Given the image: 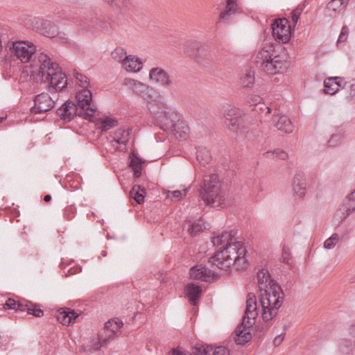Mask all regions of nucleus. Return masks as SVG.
<instances>
[{
  "label": "nucleus",
  "instance_id": "nucleus-1",
  "mask_svg": "<svg viewBox=\"0 0 355 355\" xmlns=\"http://www.w3.org/2000/svg\"><path fill=\"white\" fill-rule=\"evenodd\" d=\"M245 254L246 250L242 242L234 241L232 244L215 252L208 262L220 270H227L231 266H234L236 270H242L247 267Z\"/></svg>",
  "mask_w": 355,
  "mask_h": 355
},
{
  "label": "nucleus",
  "instance_id": "nucleus-2",
  "mask_svg": "<svg viewBox=\"0 0 355 355\" xmlns=\"http://www.w3.org/2000/svg\"><path fill=\"white\" fill-rule=\"evenodd\" d=\"M40 63L38 76L42 82H48L47 89L49 92H62L67 86L66 74L62 73L59 64L53 62L49 56L41 53L38 55Z\"/></svg>",
  "mask_w": 355,
  "mask_h": 355
},
{
  "label": "nucleus",
  "instance_id": "nucleus-3",
  "mask_svg": "<svg viewBox=\"0 0 355 355\" xmlns=\"http://www.w3.org/2000/svg\"><path fill=\"white\" fill-rule=\"evenodd\" d=\"M166 107V103L165 107L163 109H159L157 105L148 106L149 112L156 119L157 126L166 132L173 133L176 137L184 139L189 130L188 125L180 119L177 112L163 110Z\"/></svg>",
  "mask_w": 355,
  "mask_h": 355
},
{
  "label": "nucleus",
  "instance_id": "nucleus-4",
  "mask_svg": "<svg viewBox=\"0 0 355 355\" xmlns=\"http://www.w3.org/2000/svg\"><path fill=\"white\" fill-rule=\"evenodd\" d=\"M255 64L261 71L270 75L283 73L288 67L287 61L275 54L272 46H265L257 53Z\"/></svg>",
  "mask_w": 355,
  "mask_h": 355
},
{
  "label": "nucleus",
  "instance_id": "nucleus-5",
  "mask_svg": "<svg viewBox=\"0 0 355 355\" xmlns=\"http://www.w3.org/2000/svg\"><path fill=\"white\" fill-rule=\"evenodd\" d=\"M284 296V292L279 284L273 285V287L269 286L268 289L260 293L259 302L261 306L262 318L265 322L276 316L282 305Z\"/></svg>",
  "mask_w": 355,
  "mask_h": 355
},
{
  "label": "nucleus",
  "instance_id": "nucleus-6",
  "mask_svg": "<svg viewBox=\"0 0 355 355\" xmlns=\"http://www.w3.org/2000/svg\"><path fill=\"white\" fill-rule=\"evenodd\" d=\"M221 184L218 175H205L198 190L199 196L206 205L220 207L225 205V198L220 189Z\"/></svg>",
  "mask_w": 355,
  "mask_h": 355
},
{
  "label": "nucleus",
  "instance_id": "nucleus-7",
  "mask_svg": "<svg viewBox=\"0 0 355 355\" xmlns=\"http://www.w3.org/2000/svg\"><path fill=\"white\" fill-rule=\"evenodd\" d=\"M123 85L146 101L148 106L157 105L159 109L165 107L163 96L154 88L128 78L124 79Z\"/></svg>",
  "mask_w": 355,
  "mask_h": 355
},
{
  "label": "nucleus",
  "instance_id": "nucleus-8",
  "mask_svg": "<svg viewBox=\"0 0 355 355\" xmlns=\"http://www.w3.org/2000/svg\"><path fill=\"white\" fill-rule=\"evenodd\" d=\"M25 26L28 28H32L37 33L48 37H53L58 34V26L49 20H44L39 17H33L26 19Z\"/></svg>",
  "mask_w": 355,
  "mask_h": 355
},
{
  "label": "nucleus",
  "instance_id": "nucleus-9",
  "mask_svg": "<svg viewBox=\"0 0 355 355\" xmlns=\"http://www.w3.org/2000/svg\"><path fill=\"white\" fill-rule=\"evenodd\" d=\"M78 107H80V116L87 119L92 116L96 107L92 103V94L88 89H83L76 96Z\"/></svg>",
  "mask_w": 355,
  "mask_h": 355
},
{
  "label": "nucleus",
  "instance_id": "nucleus-10",
  "mask_svg": "<svg viewBox=\"0 0 355 355\" xmlns=\"http://www.w3.org/2000/svg\"><path fill=\"white\" fill-rule=\"evenodd\" d=\"M286 18L275 19L271 25L272 36L279 43H286L291 38V25Z\"/></svg>",
  "mask_w": 355,
  "mask_h": 355
},
{
  "label": "nucleus",
  "instance_id": "nucleus-11",
  "mask_svg": "<svg viewBox=\"0 0 355 355\" xmlns=\"http://www.w3.org/2000/svg\"><path fill=\"white\" fill-rule=\"evenodd\" d=\"M10 50L12 55L21 62L26 63L31 60V57L36 52V46L33 43L16 42L12 43Z\"/></svg>",
  "mask_w": 355,
  "mask_h": 355
},
{
  "label": "nucleus",
  "instance_id": "nucleus-12",
  "mask_svg": "<svg viewBox=\"0 0 355 355\" xmlns=\"http://www.w3.org/2000/svg\"><path fill=\"white\" fill-rule=\"evenodd\" d=\"M243 113L241 110L236 108L231 107L225 110V123L227 128L236 132L237 130L244 127Z\"/></svg>",
  "mask_w": 355,
  "mask_h": 355
},
{
  "label": "nucleus",
  "instance_id": "nucleus-13",
  "mask_svg": "<svg viewBox=\"0 0 355 355\" xmlns=\"http://www.w3.org/2000/svg\"><path fill=\"white\" fill-rule=\"evenodd\" d=\"M258 315L256 295L249 293L246 300V307L242 321L247 327H252Z\"/></svg>",
  "mask_w": 355,
  "mask_h": 355
},
{
  "label": "nucleus",
  "instance_id": "nucleus-14",
  "mask_svg": "<svg viewBox=\"0 0 355 355\" xmlns=\"http://www.w3.org/2000/svg\"><path fill=\"white\" fill-rule=\"evenodd\" d=\"M123 325V322L119 319H117L116 320H110L105 322L104 328L105 330L110 331V334L108 335H105V337L99 335V342L94 345L95 349L98 350L101 347L106 345L111 340L113 339L114 335L116 331L122 328Z\"/></svg>",
  "mask_w": 355,
  "mask_h": 355
},
{
  "label": "nucleus",
  "instance_id": "nucleus-15",
  "mask_svg": "<svg viewBox=\"0 0 355 355\" xmlns=\"http://www.w3.org/2000/svg\"><path fill=\"white\" fill-rule=\"evenodd\" d=\"M55 105V101L47 93H42L35 96L34 105L31 107L33 114H40L49 111Z\"/></svg>",
  "mask_w": 355,
  "mask_h": 355
},
{
  "label": "nucleus",
  "instance_id": "nucleus-16",
  "mask_svg": "<svg viewBox=\"0 0 355 355\" xmlns=\"http://www.w3.org/2000/svg\"><path fill=\"white\" fill-rule=\"evenodd\" d=\"M80 107L76 103L70 100L66 101L62 105L56 110V114L60 119L69 122L73 119L76 116H80Z\"/></svg>",
  "mask_w": 355,
  "mask_h": 355
},
{
  "label": "nucleus",
  "instance_id": "nucleus-17",
  "mask_svg": "<svg viewBox=\"0 0 355 355\" xmlns=\"http://www.w3.org/2000/svg\"><path fill=\"white\" fill-rule=\"evenodd\" d=\"M150 79L161 86L170 88L173 84L171 77L162 68L154 67L149 71Z\"/></svg>",
  "mask_w": 355,
  "mask_h": 355
},
{
  "label": "nucleus",
  "instance_id": "nucleus-18",
  "mask_svg": "<svg viewBox=\"0 0 355 355\" xmlns=\"http://www.w3.org/2000/svg\"><path fill=\"white\" fill-rule=\"evenodd\" d=\"M189 275L191 279L203 282H210L216 277L215 272L202 265H196L191 268Z\"/></svg>",
  "mask_w": 355,
  "mask_h": 355
},
{
  "label": "nucleus",
  "instance_id": "nucleus-19",
  "mask_svg": "<svg viewBox=\"0 0 355 355\" xmlns=\"http://www.w3.org/2000/svg\"><path fill=\"white\" fill-rule=\"evenodd\" d=\"M74 309L64 307L58 310L56 313L57 320L63 325L69 326L76 322V319L79 317Z\"/></svg>",
  "mask_w": 355,
  "mask_h": 355
},
{
  "label": "nucleus",
  "instance_id": "nucleus-20",
  "mask_svg": "<svg viewBox=\"0 0 355 355\" xmlns=\"http://www.w3.org/2000/svg\"><path fill=\"white\" fill-rule=\"evenodd\" d=\"M79 24L88 31H93L96 28L104 29L105 28V25L101 18V16L96 13L90 14L89 15L83 17Z\"/></svg>",
  "mask_w": 355,
  "mask_h": 355
},
{
  "label": "nucleus",
  "instance_id": "nucleus-21",
  "mask_svg": "<svg viewBox=\"0 0 355 355\" xmlns=\"http://www.w3.org/2000/svg\"><path fill=\"white\" fill-rule=\"evenodd\" d=\"M272 121L278 130L285 133H291L293 131L294 126L287 116L275 112L273 114Z\"/></svg>",
  "mask_w": 355,
  "mask_h": 355
},
{
  "label": "nucleus",
  "instance_id": "nucleus-22",
  "mask_svg": "<svg viewBox=\"0 0 355 355\" xmlns=\"http://www.w3.org/2000/svg\"><path fill=\"white\" fill-rule=\"evenodd\" d=\"M257 284L260 293L269 288V286L278 285V284L272 279L271 275L267 269L261 268L257 272Z\"/></svg>",
  "mask_w": 355,
  "mask_h": 355
},
{
  "label": "nucleus",
  "instance_id": "nucleus-23",
  "mask_svg": "<svg viewBox=\"0 0 355 355\" xmlns=\"http://www.w3.org/2000/svg\"><path fill=\"white\" fill-rule=\"evenodd\" d=\"M252 327H247L243 321L236 328L234 333V341L237 345H243L252 338V334L250 329Z\"/></svg>",
  "mask_w": 355,
  "mask_h": 355
},
{
  "label": "nucleus",
  "instance_id": "nucleus-24",
  "mask_svg": "<svg viewBox=\"0 0 355 355\" xmlns=\"http://www.w3.org/2000/svg\"><path fill=\"white\" fill-rule=\"evenodd\" d=\"M354 211H355V200L346 197L336 213V217L340 219L339 223L345 220Z\"/></svg>",
  "mask_w": 355,
  "mask_h": 355
},
{
  "label": "nucleus",
  "instance_id": "nucleus-25",
  "mask_svg": "<svg viewBox=\"0 0 355 355\" xmlns=\"http://www.w3.org/2000/svg\"><path fill=\"white\" fill-rule=\"evenodd\" d=\"M200 49L202 51H199L194 58L198 63L206 65L208 64L211 61L218 62L219 60V58L215 55L214 53H211L209 51V48L208 46L201 44Z\"/></svg>",
  "mask_w": 355,
  "mask_h": 355
},
{
  "label": "nucleus",
  "instance_id": "nucleus-26",
  "mask_svg": "<svg viewBox=\"0 0 355 355\" xmlns=\"http://www.w3.org/2000/svg\"><path fill=\"white\" fill-rule=\"evenodd\" d=\"M306 186L304 173L302 171L296 172L293 181V189L295 193L300 198L304 197Z\"/></svg>",
  "mask_w": 355,
  "mask_h": 355
},
{
  "label": "nucleus",
  "instance_id": "nucleus-27",
  "mask_svg": "<svg viewBox=\"0 0 355 355\" xmlns=\"http://www.w3.org/2000/svg\"><path fill=\"white\" fill-rule=\"evenodd\" d=\"M237 234V230H232L230 232H223L221 234L218 235L217 236H214L212 238V243L214 245H223L221 249L223 250L224 247L227 246L229 244H232L233 240L236 241L235 239V236Z\"/></svg>",
  "mask_w": 355,
  "mask_h": 355
},
{
  "label": "nucleus",
  "instance_id": "nucleus-28",
  "mask_svg": "<svg viewBox=\"0 0 355 355\" xmlns=\"http://www.w3.org/2000/svg\"><path fill=\"white\" fill-rule=\"evenodd\" d=\"M185 292L189 302L193 306L197 305L202 293L201 286L192 282L189 283L185 286Z\"/></svg>",
  "mask_w": 355,
  "mask_h": 355
},
{
  "label": "nucleus",
  "instance_id": "nucleus-29",
  "mask_svg": "<svg viewBox=\"0 0 355 355\" xmlns=\"http://www.w3.org/2000/svg\"><path fill=\"white\" fill-rule=\"evenodd\" d=\"M343 79L340 77H329L326 78L324 81V92L328 94H336L341 87Z\"/></svg>",
  "mask_w": 355,
  "mask_h": 355
},
{
  "label": "nucleus",
  "instance_id": "nucleus-30",
  "mask_svg": "<svg viewBox=\"0 0 355 355\" xmlns=\"http://www.w3.org/2000/svg\"><path fill=\"white\" fill-rule=\"evenodd\" d=\"M122 65L128 71L137 72L141 69L143 64L139 58L130 55L125 56Z\"/></svg>",
  "mask_w": 355,
  "mask_h": 355
},
{
  "label": "nucleus",
  "instance_id": "nucleus-31",
  "mask_svg": "<svg viewBox=\"0 0 355 355\" xmlns=\"http://www.w3.org/2000/svg\"><path fill=\"white\" fill-rule=\"evenodd\" d=\"M129 195L137 204L141 205L144 202L146 189L140 185L135 184L132 187Z\"/></svg>",
  "mask_w": 355,
  "mask_h": 355
},
{
  "label": "nucleus",
  "instance_id": "nucleus-32",
  "mask_svg": "<svg viewBox=\"0 0 355 355\" xmlns=\"http://www.w3.org/2000/svg\"><path fill=\"white\" fill-rule=\"evenodd\" d=\"M349 0H331L327 5V12H333L334 15L341 12L347 7Z\"/></svg>",
  "mask_w": 355,
  "mask_h": 355
},
{
  "label": "nucleus",
  "instance_id": "nucleus-33",
  "mask_svg": "<svg viewBox=\"0 0 355 355\" xmlns=\"http://www.w3.org/2000/svg\"><path fill=\"white\" fill-rule=\"evenodd\" d=\"M130 159L129 166L134 172V176L135 178H139L141 175L144 161L135 153H130Z\"/></svg>",
  "mask_w": 355,
  "mask_h": 355
},
{
  "label": "nucleus",
  "instance_id": "nucleus-34",
  "mask_svg": "<svg viewBox=\"0 0 355 355\" xmlns=\"http://www.w3.org/2000/svg\"><path fill=\"white\" fill-rule=\"evenodd\" d=\"M201 43L196 40H190L185 42L184 45V51L186 54L190 57L195 58L196 54L200 49Z\"/></svg>",
  "mask_w": 355,
  "mask_h": 355
},
{
  "label": "nucleus",
  "instance_id": "nucleus-35",
  "mask_svg": "<svg viewBox=\"0 0 355 355\" xmlns=\"http://www.w3.org/2000/svg\"><path fill=\"white\" fill-rule=\"evenodd\" d=\"M196 159L201 165L205 166L211 159V153L206 148L198 147L196 151Z\"/></svg>",
  "mask_w": 355,
  "mask_h": 355
},
{
  "label": "nucleus",
  "instance_id": "nucleus-36",
  "mask_svg": "<svg viewBox=\"0 0 355 355\" xmlns=\"http://www.w3.org/2000/svg\"><path fill=\"white\" fill-rule=\"evenodd\" d=\"M129 135V130L118 129L114 133V140L119 144L126 145Z\"/></svg>",
  "mask_w": 355,
  "mask_h": 355
},
{
  "label": "nucleus",
  "instance_id": "nucleus-37",
  "mask_svg": "<svg viewBox=\"0 0 355 355\" xmlns=\"http://www.w3.org/2000/svg\"><path fill=\"white\" fill-rule=\"evenodd\" d=\"M241 85L243 87L250 88L254 83V72L249 70L241 78Z\"/></svg>",
  "mask_w": 355,
  "mask_h": 355
},
{
  "label": "nucleus",
  "instance_id": "nucleus-38",
  "mask_svg": "<svg viewBox=\"0 0 355 355\" xmlns=\"http://www.w3.org/2000/svg\"><path fill=\"white\" fill-rule=\"evenodd\" d=\"M237 8V4L234 0H227L226 10L222 12L220 15V19L227 20L232 11H235Z\"/></svg>",
  "mask_w": 355,
  "mask_h": 355
},
{
  "label": "nucleus",
  "instance_id": "nucleus-39",
  "mask_svg": "<svg viewBox=\"0 0 355 355\" xmlns=\"http://www.w3.org/2000/svg\"><path fill=\"white\" fill-rule=\"evenodd\" d=\"M204 228L205 225L202 221H194L190 225L189 227L188 228V232L192 236H196V235L202 232Z\"/></svg>",
  "mask_w": 355,
  "mask_h": 355
},
{
  "label": "nucleus",
  "instance_id": "nucleus-40",
  "mask_svg": "<svg viewBox=\"0 0 355 355\" xmlns=\"http://www.w3.org/2000/svg\"><path fill=\"white\" fill-rule=\"evenodd\" d=\"M118 124L117 120L110 117H105L101 121V129L103 132H106L110 129L116 126Z\"/></svg>",
  "mask_w": 355,
  "mask_h": 355
},
{
  "label": "nucleus",
  "instance_id": "nucleus-41",
  "mask_svg": "<svg viewBox=\"0 0 355 355\" xmlns=\"http://www.w3.org/2000/svg\"><path fill=\"white\" fill-rule=\"evenodd\" d=\"M28 306L27 313L37 318H41L44 315V311L40 309L39 304L31 302Z\"/></svg>",
  "mask_w": 355,
  "mask_h": 355
},
{
  "label": "nucleus",
  "instance_id": "nucleus-42",
  "mask_svg": "<svg viewBox=\"0 0 355 355\" xmlns=\"http://www.w3.org/2000/svg\"><path fill=\"white\" fill-rule=\"evenodd\" d=\"M213 347L209 345H201L196 346L193 352V355H211Z\"/></svg>",
  "mask_w": 355,
  "mask_h": 355
},
{
  "label": "nucleus",
  "instance_id": "nucleus-43",
  "mask_svg": "<svg viewBox=\"0 0 355 355\" xmlns=\"http://www.w3.org/2000/svg\"><path fill=\"white\" fill-rule=\"evenodd\" d=\"M74 77L80 87H83V89H87L89 85V80L87 76L74 71Z\"/></svg>",
  "mask_w": 355,
  "mask_h": 355
},
{
  "label": "nucleus",
  "instance_id": "nucleus-44",
  "mask_svg": "<svg viewBox=\"0 0 355 355\" xmlns=\"http://www.w3.org/2000/svg\"><path fill=\"white\" fill-rule=\"evenodd\" d=\"M304 9V6L302 4L298 5L291 12V20L293 28L296 26L300 16Z\"/></svg>",
  "mask_w": 355,
  "mask_h": 355
},
{
  "label": "nucleus",
  "instance_id": "nucleus-45",
  "mask_svg": "<svg viewBox=\"0 0 355 355\" xmlns=\"http://www.w3.org/2000/svg\"><path fill=\"white\" fill-rule=\"evenodd\" d=\"M339 240V235L337 233L333 234L324 243V248L326 249H332L334 248Z\"/></svg>",
  "mask_w": 355,
  "mask_h": 355
},
{
  "label": "nucleus",
  "instance_id": "nucleus-46",
  "mask_svg": "<svg viewBox=\"0 0 355 355\" xmlns=\"http://www.w3.org/2000/svg\"><path fill=\"white\" fill-rule=\"evenodd\" d=\"M125 51L121 47L116 48L111 53L112 58L123 64V59L125 56Z\"/></svg>",
  "mask_w": 355,
  "mask_h": 355
},
{
  "label": "nucleus",
  "instance_id": "nucleus-47",
  "mask_svg": "<svg viewBox=\"0 0 355 355\" xmlns=\"http://www.w3.org/2000/svg\"><path fill=\"white\" fill-rule=\"evenodd\" d=\"M281 259L283 263L287 265H291L292 263V257L290 249L285 245L282 248Z\"/></svg>",
  "mask_w": 355,
  "mask_h": 355
},
{
  "label": "nucleus",
  "instance_id": "nucleus-48",
  "mask_svg": "<svg viewBox=\"0 0 355 355\" xmlns=\"http://www.w3.org/2000/svg\"><path fill=\"white\" fill-rule=\"evenodd\" d=\"M76 213V208L74 205H69L64 208V217L70 220L73 219Z\"/></svg>",
  "mask_w": 355,
  "mask_h": 355
},
{
  "label": "nucleus",
  "instance_id": "nucleus-49",
  "mask_svg": "<svg viewBox=\"0 0 355 355\" xmlns=\"http://www.w3.org/2000/svg\"><path fill=\"white\" fill-rule=\"evenodd\" d=\"M53 38H54L56 42L66 45L71 44L69 38L67 37L64 33H61L58 31V34H56Z\"/></svg>",
  "mask_w": 355,
  "mask_h": 355
},
{
  "label": "nucleus",
  "instance_id": "nucleus-50",
  "mask_svg": "<svg viewBox=\"0 0 355 355\" xmlns=\"http://www.w3.org/2000/svg\"><path fill=\"white\" fill-rule=\"evenodd\" d=\"M340 348L344 354L348 355L349 352L352 350V343L349 340H344L341 342Z\"/></svg>",
  "mask_w": 355,
  "mask_h": 355
},
{
  "label": "nucleus",
  "instance_id": "nucleus-51",
  "mask_svg": "<svg viewBox=\"0 0 355 355\" xmlns=\"http://www.w3.org/2000/svg\"><path fill=\"white\" fill-rule=\"evenodd\" d=\"M349 34V29L346 26H343L341 29V32L339 35L338 41H337V46H338L341 43H343L346 41L347 36Z\"/></svg>",
  "mask_w": 355,
  "mask_h": 355
},
{
  "label": "nucleus",
  "instance_id": "nucleus-52",
  "mask_svg": "<svg viewBox=\"0 0 355 355\" xmlns=\"http://www.w3.org/2000/svg\"><path fill=\"white\" fill-rule=\"evenodd\" d=\"M268 327L264 324H258L255 327V332L254 336L258 340L261 338V336L266 331Z\"/></svg>",
  "mask_w": 355,
  "mask_h": 355
},
{
  "label": "nucleus",
  "instance_id": "nucleus-53",
  "mask_svg": "<svg viewBox=\"0 0 355 355\" xmlns=\"http://www.w3.org/2000/svg\"><path fill=\"white\" fill-rule=\"evenodd\" d=\"M30 301H17L15 311H26L28 308Z\"/></svg>",
  "mask_w": 355,
  "mask_h": 355
},
{
  "label": "nucleus",
  "instance_id": "nucleus-54",
  "mask_svg": "<svg viewBox=\"0 0 355 355\" xmlns=\"http://www.w3.org/2000/svg\"><path fill=\"white\" fill-rule=\"evenodd\" d=\"M189 189H185L182 191L176 190L173 191H169V193L171 194L172 198H175L177 200H180L183 196L187 195Z\"/></svg>",
  "mask_w": 355,
  "mask_h": 355
},
{
  "label": "nucleus",
  "instance_id": "nucleus-55",
  "mask_svg": "<svg viewBox=\"0 0 355 355\" xmlns=\"http://www.w3.org/2000/svg\"><path fill=\"white\" fill-rule=\"evenodd\" d=\"M130 4V0H114V3L111 4L120 9L128 8Z\"/></svg>",
  "mask_w": 355,
  "mask_h": 355
},
{
  "label": "nucleus",
  "instance_id": "nucleus-56",
  "mask_svg": "<svg viewBox=\"0 0 355 355\" xmlns=\"http://www.w3.org/2000/svg\"><path fill=\"white\" fill-rule=\"evenodd\" d=\"M341 139H342L341 135H339V134L332 135L331 137L328 141V144L329 146H335L340 142V141Z\"/></svg>",
  "mask_w": 355,
  "mask_h": 355
},
{
  "label": "nucleus",
  "instance_id": "nucleus-57",
  "mask_svg": "<svg viewBox=\"0 0 355 355\" xmlns=\"http://www.w3.org/2000/svg\"><path fill=\"white\" fill-rule=\"evenodd\" d=\"M17 301L12 298H8L3 304V309H13L15 311Z\"/></svg>",
  "mask_w": 355,
  "mask_h": 355
},
{
  "label": "nucleus",
  "instance_id": "nucleus-58",
  "mask_svg": "<svg viewBox=\"0 0 355 355\" xmlns=\"http://www.w3.org/2000/svg\"><path fill=\"white\" fill-rule=\"evenodd\" d=\"M169 355H192V354L187 350L178 347L173 349Z\"/></svg>",
  "mask_w": 355,
  "mask_h": 355
},
{
  "label": "nucleus",
  "instance_id": "nucleus-59",
  "mask_svg": "<svg viewBox=\"0 0 355 355\" xmlns=\"http://www.w3.org/2000/svg\"><path fill=\"white\" fill-rule=\"evenodd\" d=\"M254 110L257 112H259V111L264 112V111H266V114H270V112H271V108L270 107L266 106L264 104H261L260 103H259L258 104H257L255 105Z\"/></svg>",
  "mask_w": 355,
  "mask_h": 355
},
{
  "label": "nucleus",
  "instance_id": "nucleus-60",
  "mask_svg": "<svg viewBox=\"0 0 355 355\" xmlns=\"http://www.w3.org/2000/svg\"><path fill=\"white\" fill-rule=\"evenodd\" d=\"M266 154H275L276 156L280 159H286L288 157V154L284 150H276L274 152H267Z\"/></svg>",
  "mask_w": 355,
  "mask_h": 355
},
{
  "label": "nucleus",
  "instance_id": "nucleus-61",
  "mask_svg": "<svg viewBox=\"0 0 355 355\" xmlns=\"http://www.w3.org/2000/svg\"><path fill=\"white\" fill-rule=\"evenodd\" d=\"M284 334H282L277 335L274 338V340H273L274 345L279 346V345H281V343L284 340Z\"/></svg>",
  "mask_w": 355,
  "mask_h": 355
},
{
  "label": "nucleus",
  "instance_id": "nucleus-62",
  "mask_svg": "<svg viewBox=\"0 0 355 355\" xmlns=\"http://www.w3.org/2000/svg\"><path fill=\"white\" fill-rule=\"evenodd\" d=\"M349 334L354 338V345L355 346V322L353 323L349 329Z\"/></svg>",
  "mask_w": 355,
  "mask_h": 355
},
{
  "label": "nucleus",
  "instance_id": "nucleus-63",
  "mask_svg": "<svg viewBox=\"0 0 355 355\" xmlns=\"http://www.w3.org/2000/svg\"><path fill=\"white\" fill-rule=\"evenodd\" d=\"M349 94L351 97H355V83L350 85V92Z\"/></svg>",
  "mask_w": 355,
  "mask_h": 355
},
{
  "label": "nucleus",
  "instance_id": "nucleus-64",
  "mask_svg": "<svg viewBox=\"0 0 355 355\" xmlns=\"http://www.w3.org/2000/svg\"><path fill=\"white\" fill-rule=\"evenodd\" d=\"M347 198H349V199H352V200H355V190L352 192L348 196Z\"/></svg>",
  "mask_w": 355,
  "mask_h": 355
}]
</instances>
